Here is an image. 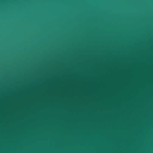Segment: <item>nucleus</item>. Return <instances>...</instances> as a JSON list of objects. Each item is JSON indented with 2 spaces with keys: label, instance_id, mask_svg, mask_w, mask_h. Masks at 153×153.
Instances as JSON below:
<instances>
[{
  "label": "nucleus",
  "instance_id": "1",
  "mask_svg": "<svg viewBox=\"0 0 153 153\" xmlns=\"http://www.w3.org/2000/svg\"><path fill=\"white\" fill-rule=\"evenodd\" d=\"M150 51H153V0H150Z\"/></svg>",
  "mask_w": 153,
  "mask_h": 153
}]
</instances>
